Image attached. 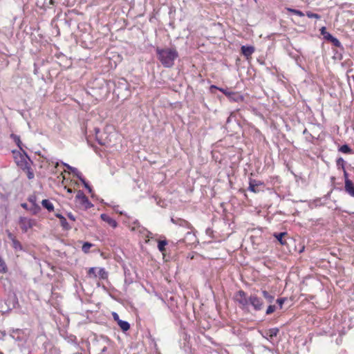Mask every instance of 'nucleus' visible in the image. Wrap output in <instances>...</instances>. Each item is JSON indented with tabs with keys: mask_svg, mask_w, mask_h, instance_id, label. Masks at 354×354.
<instances>
[{
	"mask_svg": "<svg viewBox=\"0 0 354 354\" xmlns=\"http://www.w3.org/2000/svg\"><path fill=\"white\" fill-rule=\"evenodd\" d=\"M236 301L241 306V309H249L250 307L256 311H261L264 308V302L261 297L256 294L248 295L243 290H239L235 296Z\"/></svg>",
	"mask_w": 354,
	"mask_h": 354,
	"instance_id": "f257e3e1",
	"label": "nucleus"
},
{
	"mask_svg": "<svg viewBox=\"0 0 354 354\" xmlns=\"http://www.w3.org/2000/svg\"><path fill=\"white\" fill-rule=\"evenodd\" d=\"M157 58L165 68H171L175 60L178 57V53L176 48H156Z\"/></svg>",
	"mask_w": 354,
	"mask_h": 354,
	"instance_id": "f03ea898",
	"label": "nucleus"
},
{
	"mask_svg": "<svg viewBox=\"0 0 354 354\" xmlns=\"http://www.w3.org/2000/svg\"><path fill=\"white\" fill-rule=\"evenodd\" d=\"M261 295L263 297L264 299L266 300V303L269 304L266 310V315H271L277 308L282 309L283 305L284 302L286 301V299L285 297H280L276 300V304H277V306L272 305V304L274 300V296L273 295L270 294L269 292L265 290L261 291Z\"/></svg>",
	"mask_w": 354,
	"mask_h": 354,
	"instance_id": "7ed1b4c3",
	"label": "nucleus"
},
{
	"mask_svg": "<svg viewBox=\"0 0 354 354\" xmlns=\"http://www.w3.org/2000/svg\"><path fill=\"white\" fill-rule=\"evenodd\" d=\"M23 155H20L19 159H17L16 158V163L17 166L19 167L24 171L26 169H27V167L30 166L32 161L28 156L25 151H23Z\"/></svg>",
	"mask_w": 354,
	"mask_h": 354,
	"instance_id": "20e7f679",
	"label": "nucleus"
},
{
	"mask_svg": "<svg viewBox=\"0 0 354 354\" xmlns=\"http://www.w3.org/2000/svg\"><path fill=\"white\" fill-rule=\"evenodd\" d=\"M279 332L278 328H272L263 333L261 332L262 337L269 341L271 344H274V337H277Z\"/></svg>",
	"mask_w": 354,
	"mask_h": 354,
	"instance_id": "39448f33",
	"label": "nucleus"
},
{
	"mask_svg": "<svg viewBox=\"0 0 354 354\" xmlns=\"http://www.w3.org/2000/svg\"><path fill=\"white\" fill-rule=\"evenodd\" d=\"M171 221L174 224L178 225L180 227H184L186 229H190V230L192 229V225L188 221H187L183 218H180L178 217H171Z\"/></svg>",
	"mask_w": 354,
	"mask_h": 354,
	"instance_id": "423d86ee",
	"label": "nucleus"
},
{
	"mask_svg": "<svg viewBox=\"0 0 354 354\" xmlns=\"http://www.w3.org/2000/svg\"><path fill=\"white\" fill-rule=\"evenodd\" d=\"M76 198L80 200L81 203L84 205L86 209L93 207V204L88 201L82 190H79L76 195Z\"/></svg>",
	"mask_w": 354,
	"mask_h": 354,
	"instance_id": "0eeeda50",
	"label": "nucleus"
},
{
	"mask_svg": "<svg viewBox=\"0 0 354 354\" xmlns=\"http://www.w3.org/2000/svg\"><path fill=\"white\" fill-rule=\"evenodd\" d=\"M19 224L21 230L24 232H27L28 229L33 226V221L26 217H21L19 218Z\"/></svg>",
	"mask_w": 354,
	"mask_h": 354,
	"instance_id": "6e6552de",
	"label": "nucleus"
},
{
	"mask_svg": "<svg viewBox=\"0 0 354 354\" xmlns=\"http://www.w3.org/2000/svg\"><path fill=\"white\" fill-rule=\"evenodd\" d=\"M100 218L103 221L107 223L110 226H111L113 228H115L118 226V223L116 222V221L111 218L106 214H102L100 215Z\"/></svg>",
	"mask_w": 354,
	"mask_h": 354,
	"instance_id": "1a4fd4ad",
	"label": "nucleus"
},
{
	"mask_svg": "<svg viewBox=\"0 0 354 354\" xmlns=\"http://www.w3.org/2000/svg\"><path fill=\"white\" fill-rule=\"evenodd\" d=\"M196 237L192 231H188L186 232L185 238L183 241L187 244H193L196 242Z\"/></svg>",
	"mask_w": 354,
	"mask_h": 354,
	"instance_id": "9d476101",
	"label": "nucleus"
},
{
	"mask_svg": "<svg viewBox=\"0 0 354 354\" xmlns=\"http://www.w3.org/2000/svg\"><path fill=\"white\" fill-rule=\"evenodd\" d=\"M262 183L260 181L256 180H250L248 189L254 193H258L259 189H258L259 185H261Z\"/></svg>",
	"mask_w": 354,
	"mask_h": 354,
	"instance_id": "9b49d317",
	"label": "nucleus"
},
{
	"mask_svg": "<svg viewBox=\"0 0 354 354\" xmlns=\"http://www.w3.org/2000/svg\"><path fill=\"white\" fill-rule=\"evenodd\" d=\"M55 216L59 219L60 224L63 229L68 230L71 228V226L68 223L66 218L62 214L56 213Z\"/></svg>",
	"mask_w": 354,
	"mask_h": 354,
	"instance_id": "f8f14e48",
	"label": "nucleus"
},
{
	"mask_svg": "<svg viewBox=\"0 0 354 354\" xmlns=\"http://www.w3.org/2000/svg\"><path fill=\"white\" fill-rule=\"evenodd\" d=\"M254 52V48L253 46H241V53L247 58L250 57Z\"/></svg>",
	"mask_w": 354,
	"mask_h": 354,
	"instance_id": "ddd939ff",
	"label": "nucleus"
},
{
	"mask_svg": "<svg viewBox=\"0 0 354 354\" xmlns=\"http://www.w3.org/2000/svg\"><path fill=\"white\" fill-rule=\"evenodd\" d=\"M345 192L352 197H354V185L351 180H347L344 185Z\"/></svg>",
	"mask_w": 354,
	"mask_h": 354,
	"instance_id": "4468645a",
	"label": "nucleus"
},
{
	"mask_svg": "<svg viewBox=\"0 0 354 354\" xmlns=\"http://www.w3.org/2000/svg\"><path fill=\"white\" fill-rule=\"evenodd\" d=\"M133 225H134V226L132 227V229H131L132 230H136V227H138V229H139V232L142 233L145 231V232H146L145 236L147 237H149V235L151 233L149 231L145 229L143 227H140L138 221H137V220L133 222Z\"/></svg>",
	"mask_w": 354,
	"mask_h": 354,
	"instance_id": "2eb2a0df",
	"label": "nucleus"
},
{
	"mask_svg": "<svg viewBox=\"0 0 354 354\" xmlns=\"http://www.w3.org/2000/svg\"><path fill=\"white\" fill-rule=\"evenodd\" d=\"M41 205L44 208L47 209L49 212H53L54 210L53 204L51 202H50V201L48 199H44L41 201Z\"/></svg>",
	"mask_w": 354,
	"mask_h": 354,
	"instance_id": "dca6fc26",
	"label": "nucleus"
},
{
	"mask_svg": "<svg viewBox=\"0 0 354 354\" xmlns=\"http://www.w3.org/2000/svg\"><path fill=\"white\" fill-rule=\"evenodd\" d=\"M21 333V330L20 329H12L10 330V336L17 341H21V338L20 337V335Z\"/></svg>",
	"mask_w": 354,
	"mask_h": 354,
	"instance_id": "f3484780",
	"label": "nucleus"
},
{
	"mask_svg": "<svg viewBox=\"0 0 354 354\" xmlns=\"http://www.w3.org/2000/svg\"><path fill=\"white\" fill-rule=\"evenodd\" d=\"M63 165L70 171H71L78 178H80L82 174L78 169L75 167H71L67 163H63Z\"/></svg>",
	"mask_w": 354,
	"mask_h": 354,
	"instance_id": "a211bd4d",
	"label": "nucleus"
},
{
	"mask_svg": "<svg viewBox=\"0 0 354 354\" xmlns=\"http://www.w3.org/2000/svg\"><path fill=\"white\" fill-rule=\"evenodd\" d=\"M320 33L323 36L324 39L326 41H329L333 37L330 33L326 31V28L324 26L321 28Z\"/></svg>",
	"mask_w": 354,
	"mask_h": 354,
	"instance_id": "6ab92c4d",
	"label": "nucleus"
},
{
	"mask_svg": "<svg viewBox=\"0 0 354 354\" xmlns=\"http://www.w3.org/2000/svg\"><path fill=\"white\" fill-rule=\"evenodd\" d=\"M10 137L12 138V140H14V142L16 143V145H17V147L23 151V149H22V142L21 141V139H20V137L16 134H14V133H12L10 135Z\"/></svg>",
	"mask_w": 354,
	"mask_h": 354,
	"instance_id": "aec40b11",
	"label": "nucleus"
},
{
	"mask_svg": "<svg viewBox=\"0 0 354 354\" xmlns=\"http://www.w3.org/2000/svg\"><path fill=\"white\" fill-rule=\"evenodd\" d=\"M118 325L120 326V328L124 331H127L130 328V324L129 322L123 320H118Z\"/></svg>",
	"mask_w": 354,
	"mask_h": 354,
	"instance_id": "412c9836",
	"label": "nucleus"
},
{
	"mask_svg": "<svg viewBox=\"0 0 354 354\" xmlns=\"http://www.w3.org/2000/svg\"><path fill=\"white\" fill-rule=\"evenodd\" d=\"M167 245V240H160L158 242V248L160 252L164 254L165 251V246Z\"/></svg>",
	"mask_w": 354,
	"mask_h": 354,
	"instance_id": "4be33fe9",
	"label": "nucleus"
},
{
	"mask_svg": "<svg viewBox=\"0 0 354 354\" xmlns=\"http://www.w3.org/2000/svg\"><path fill=\"white\" fill-rule=\"evenodd\" d=\"M97 274L101 279H106L108 278V272L103 268H98Z\"/></svg>",
	"mask_w": 354,
	"mask_h": 354,
	"instance_id": "5701e85b",
	"label": "nucleus"
},
{
	"mask_svg": "<svg viewBox=\"0 0 354 354\" xmlns=\"http://www.w3.org/2000/svg\"><path fill=\"white\" fill-rule=\"evenodd\" d=\"M286 232L275 233L274 236L279 241L281 245H285L286 241L283 239V236L286 235Z\"/></svg>",
	"mask_w": 354,
	"mask_h": 354,
	"instance_id": "b1692460",
	"label": "nucleus"
},
{
	"mask_svg": "<svg viewBox=\"0 0 354 354\" xmlns=\"http://www.w3.org/2000/svg\"><path fill=\"white\" fill-rule=\"evenodd\" d=\"M211 88H215V89L219 90L223 94H225L227 97H231L232 95H234L232 91H229L227 89H225L223 88H219L214 85L211 86Z\"/></svg>",
	"mask_w": 354,
	"mask_h": 354,
	"instance_id": "393cba45",
	"label": "nucleus"
},
{
	"mask_svg": "<svg viewBox=\"0 0 354 354\" xmlns=\"http://www.w3.org/2000/svg\"><path fill=\"white\" fill-rule=\"evenodd\" d=\"M232 93L234 95H232L231 97H228V98L231 101H234V102L243 101V97L241 95H240L239 94L234 93V92H232Z\"/></svg>",
	"mask_w": 354,
	"mask_h": 354,
	"instance_id": "a878e982",
	"label": "nucleus"
},
{
	"mask_svg": "<svg viewBox=\"0 0 354 354\" xmlns=\"http://www.w3.org/2000/svg\"><path fill=\"white\" fill-rule=\"evenodd\" d=\"M29 211L34 215L37 214L41 211V207L38 204L32 205Z\"/></svg>",
	"mask_w": 354,
	"mask_h": 354,
	"instance_id": "bb28decb",
	"label": "nucleus"
},
{
	"mask_svg": "<svg viewBox=\"0 0 354 354\" xmlns=\"http://www.w3.org/2000/svg\"><path fill=\"white\" fill-rule=\"evenodd\" d=\"M339 151L344 153H351L352 152V149L348 145H343L339 148Z\"/></svg>",
	"mask_w": 354,
	"mask_h": 354,
	"instance_id": "cd10ccee",
	"label": "nucleus"
},
{
	"mask_svg": "<svg viewBox=\"0 0 354 354\" xmlns=\"http://www.w3.org/2000/svg\"><path fill=\"white\" fill-rule=\"evenodd\" d=\"M24 171H25L26 173L27 178L29 180H32L35 178L34 171H33L32 169L31 168V166H29L28 167H27V169L24 170Z\"/></svg>",
	"mask_w": 354,
	"mask_h": 354,
	"instance_id": "c85d7f7f",
	"label": "nucleus"
},
{
	"mask_svg": "<svg viewBox=\"0 0 354 354\" xmlns=\"http://www.w3.org/2000/svg\"><path fill=\"white\" fill-rule=\"evenodd\" d=\"M344 164H345V161L342 158L340 157L337 159L336 165L339 169H342V170H344L345 169Z\"/></svg>",
	"mask_w": 354,
	"mask_h": 354,
	"instance_id": "c756f323",
	"label": "nucleus"
},
{
	"mask_svg": "<svg viewBox=\"0 0 354 354\" xmlns=\"http://www.w3.org/2000/svg\"><path fill=\"white\" fill-rule=\"evenodd\" d=\"M94 131H95V138H96V140H97L98 143L101 145H105V142L104 140H102V139L101 138H100L98 136V133H100V129L99 128H97L95 127L94 129Z\"/></svg>",
	"mask_w": 354,
	"mask_h": 354,
	"instance_id": "7c9ffc66",
	"label": "nucleus"
},
{
	"mask_svg": "<svg viewBox=\"0 0 354 354\" xmlns=\"http://www.w3.org/2000/svg\"><path fill=\"white\" fill-rule=\"evenodd\" d=\"M93 245L91 243H88V242H85L82 247V251L84 252V253H88L89 252V250L90 248L93 246Z\"/></svg>",
	"mask_w": 354,
	"mask_h": 354,
	"instance_id": "2f4dec72",
	"label": "nucleus"
},
{
	"mask_svg": "<svg viewBox=\"0 0 354 354\" xmlns=\"http://www.w3.org/2000/svg\"><path fill=\"white\" fill-rule=\"evenodd\" d=\"M287 10L290 12H291V13H292V14H294L295 15H297L299 17H304V14L301 10L293 9V8H287Z\"/></svg>",
	"mask_w": 354,
	"mask_h": 354,
	"instance_id": "473e14b6",
	"label": "nucleus"
},
{
	"mask_svg": "<svg viewBox=\"0 0 354 354\" xmlns=\"http://www.w3.org/2000/svg\"><path fill=\"white\" fill-rule=\"evenodd\" d=\"M97 268H90L88 270V275L89 277H97V274L96 273Z\"/></svg>",
	"mask_w": 354,
	"mask_h": 354,
	"instance_id": "72a5a7b5",
	"label": "nucleus"
},
{
	"mask_svg": "<svg viewBox=\"0 0 354 354\" xmlns=\"http://www.w3.org/2000/svg\"><path fill=\"white\" fill-rule=\"evenodd\" d=\"M80 181L83 183L84 187L88 189V191L91 193L92 192V188L88 184V183L85 180V179L82 177V176L79 178Z\"/></svg>",
	"mask_w": 354,
	"mask_h": 354,
	"instance_id": "f704fd0d",
	"label": "nucleus"
},
{
	"mask_svg": "<svg viewBox=\"0 0 354 354\" xmlns=\"http://www.w3.org/2000/svg\"><path fill=\"white\" fill-rule=\"evenodd\" d=\"M330 41L333 46L335 47H341V42L335 37H332V38L328 41Z\"/></svg>",
	"mask_w": 354,
	"mask_h": 354,
	"instance_id": "c9c22d12",
	"label": "nucleus"
},
{
	"mask_svg": "<svg viewBox=\"0 0 354 354\" xmlns=\"http://www.w3.org/2000/svg\"><path fill=\"white\" fill-rule=\"evenodd\" d=\"M12 242V246L15 249H16V250H18V249L21 250L22 249L21 245L19 241L15 239Z\"/></svg>",
	"mask_w": 354,
	"mask_h": 354,
	"instance_id": "e433bc0d",
	"label": "nucleus"
},
{
	"mask_svg": "<svg viewBox=\"0 0 354 354\" xmlns=\"http://www.w3.org/2000/svg\"><path fill=\"white\" fill-rule=\"evenodd\" d=\"M306 15L308 18H310V19H313V18H315V19H320V15H319L317 13H314V12H308L306 13Z\"/></svg>",
	"mask_w": 354,
	"mask_h": 354,
	"instance_id": "4c0bfd02",
	"label": "nucleus"
},
{
	"mask_svg": "<svg viewBox=\"0 0 354 354\" xmlns=\"http://www.w3.org/2000/svg\"><path fill=\"white\" fill-rule=\"evenodd\" d=\"M55 4V0H44V6L46 8H50V6H53Z\"/></svg>",
	"mask_w": 354,
	"mask_h": 354,
	"instance_id": "58836bf2",
	"label": "nucleus"
},
{
	"mask_svg": "<svg viewBox=\"0 0 354 354\" xmlns=\"http://www.w3.org/2000/svg\"><path fill=\"white\" fill-rule=\"evenodd\" d=\"M36 200H37V198H36V196H30L28 198V201H29L30 203H32V205L37 204V203H36Z\"/></svg>",
	"mask_w": 354,
	"mask_h": 354,
	"instance_id": "ea45409f",
	"label": "nucleus"
},
{
	"mask_svg": "<svg viewBox=\"0 0 354 354\" xmlns=\"http://www.w3.org/2000/svg\"><path fill=\"white\" fill-rule=\"evenodd\" d=\"M343 173H344V182H345V183H346L347 180H351L348 178V174L346 171V169L343 170Z\"/></svg>",
	"mask_w": 354,
	"mask_h": 354,
	"instance_id": "a19ab883",
	"label": "nucleus"
},
{
	"mask_svg": "<svg viewBox=\"0 0 354 354\" xmlns=\"http://www.w3.org/2000/svg\"><path fill=\"white\" fill-rule=\"evenodd\" d=\"M7 234H8V237L10 240H11L12 241H13L14 240H15V236L10 232H9L8 230L7 231Z\"/></svg>",
	"mask_w": 354,
	"mask_h": 354,
	"instance_id": "79ce46f5",
	"label": "nucleus"
},
{
	"mask_svg": "<svg viewBox=\"0 0 354 354\" xmlns=\"http://www.w3.org/2000/svg\"><path fill=\"white\" fill-rule=\"evenodd\" d=\"M67 216L71 221H75V217L74 216V215L71 212H68L67 213Z\"/></svg>",
	"mask_w": 354,
	"mask_h": 354,
	"instance_id": "37998d69",
	"label": "nucleus"
},
{
	"mask_svg": "<svg viewBox=\"0 0 354 354\" xmlns=\"http://www.w3.org/2000/svg\"><path fill=\"white\" fill-rule=\"evenodd\" d=\"M113 317L114 319H115V321H117L118 322V320H120V319H119V316H118V315L116 313H113Z\"/></svg>",
	"mask_w": 354,
	"mask_h": 354,
	"instance_id": "c03bdc74",
	"label": "nucleus"
},
{
	"mask_svg": "<svg viewBox=\"0 0 354 354\" xmlns=\"http://www.w3.org/2000/svg\"><path fill=\"white\" fill-rule=\"evenodd\" d=\"M21 206L26 210H29L30 209L26 203H21Z\"/></svg>",
	"mask_w": 354,
	"mask_h": 354,
	"instance_id": "a18cd8bd",
	"label": "nucleus"
},
{
	"mask_svg": "<svg viewBox=\"0 0 354 354\" xmlns=\"http://www.w3.org/2000/svg\"><path fill=\"white\" fill-rule=\"evenodd\" d=\"M263 348H265V350H267L268 351H272L270 348H268V347H267L266 346H264Z\"/></svg>",
	"mask_w": 354,
	"mask_h": 354,
	"instance_id": "49530a36",
	"label": "nucleus"
},
{
	"mask_svg": "<svg viewBox=\"0 0 354 354\" xmlns=\"http://www.w3.org/2000/svg\"><path fill=\"white\" fill-rule=\"evenodd\" d=\"M68 193H72V190L71 189H68Z\"/></svg>",
	"mask_w": 354,
	"mask_h": 354,
	"instance_id": "de8ad7c7",
	"label": "nucleus"
},
{
	"mask_svg": "<svg viewBox=\"0 0 354 354\" xmlns=\"http://www.w3.org/2000/svg\"><path fill=\"white\" fill-rule=\"evenodd\" d=\"M230 122V118H227V122Z\"/></svg>",
	"mask_w": 354,
	"mask_h": 354,
	"instance_id": "09e8293b",
	"label": "nucleus"
},
{
	"mask_svg": "<svg viewBox=\"0 0 354 354\" xmlns=\"http://www.w3.org/2000/svg\"><path fill=\"white\" fill-rule=\"evenodd\" d=\"M3 334V336H5L6 335V333H2Z\"/></svg>",
	"mask_w": 354,
	"mask_h": 354,
	"instance_id": "8fccbe9b",
	"label": "nucleus"
},
{
	"mask_svg": "<svg viewBox=\"0 0 354 354\" xmlns=\"http://www.w3.org/2000/svg\"><path fill=\"white\" fill-rule=\"evenodd\" d=\"M74 354H82V353H74Z\"/></svg>",
	"mask_w": 354,
	"mask_h": 354,
	"instance_id": "3c124183",
	"label": "nucleus"
},
{
	"mask_svg": "<svg viewBox=\"0 0 354 354\" xmlns=\"http://www.w3.org/2000/svg\"><path fill=\"white\" fill-rule=\"evenodd\" d=\"M0 354H3V353L0 352Z\"/></svg>",
	"mask_w": 354,
	"mask_h": 354,
	"instance_id": "603ef678",
	"label": "nucleus"
}]
</instances>
